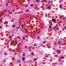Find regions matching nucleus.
<instances>
[{
    "label": "nucleus",
    "instance_id": "f257e3e1",
    "mask_svg": "<svg viewBox=\"0 0 66 66\" xmlns=\"http://www.w3.org/2000/svg\"><path fill=\"white\" fill-rule=\"evenodd\" d=\"M52 21L53 22H55L56 21V20L55 19H52Z\"/></svg>",
    "mask_w": 66,
    "mask_h": 66
},
{
    "label": "nucleus",
    "instance_id": "f03ea898",
    "mask_svg": "<svg viewBox=\"0 0 66 66\" xmlns=\"http://www.w3.org/2000/svg\"><path fill=\"white\" fill-rule=\"evenodd\" d=\"M50 8H51V7L50 6H48L47 7V9L48 10H50Z\"/></svg>",
    "mask_w": 66,
    "mask_h": 66
},
{
    "label": "nucleus",
    "instance_id": "7ed1b4c3",
    "mask_svg": "<svg viewBox=\"0 0 66 66\" xmlns=\"http://www.w3.org/2000/svg\"><path fill=\"white\" fill-rule=\"evenodd\" d=\"M22 59L23 61H24V60H25V58H24V57H23L22 58Z\"/></svg>",
    "mask_w": 66,
    "mask_h": 66
},
{
    "label": "nucleus",
    "instance_id": "20e7f679",
    "mask_svg": "<svg viewBox=\"0 0 66 66\" xmlns=\"http://www.w3.org/2000/svg\"><path fill=\"white\" fill-rule=\"evenodd\" d=\"M28 49H31V48H32V47L31 46H29L28 47Z\"/></svg>",
    "mask_w": 66,
    "mask_h": 66
},
{
    "label": "nucleus",
    "instance_id": "39448f33",
    "mask_svg": "<svg viewBox=\"0 0 66 66\" xmlns=\"http://www.w3.org/2000/svg\"><path fill=\"white\" fill-rule=\"evenodd\" d=\"M47 48H51V47L50 46H47Z\"/></svg>",
    "mask_w": 66,
    "mask_h": 66
},
{
    "label": "nucleus",
    "instance_id": "423d86ee",
    "mask_svg": "<svg viewBox=\"0 0 66 66\" xmlns=\"http://www.w3.org/2000/svg\"><path fill=\"white\" fill-rule=\"evenodd\" d=\"M61 59H64V57L63 56H61Z\"/></svg>",
    "mask_w": 66,
    "mask_h": 66
},
{
    "label": "nucleus",
    "instance_id": "0eeeda50",
    "mask_svg": "<svg viewBox=\"0 0 66 66\" xmlns=\"http://www.w3.org/2000/svg\"><path fill=\"white\" fill-rule=\"evenodd\" d=\"M36 2H39V0H37Z\"/></svg>",
    "mask_w": 66,
    "mask_h": 66
},
{
    "label": "nucleus",
    "instance_id": "6e6552de",
    "mask_svg": "<svg viewBox=\"0 0 66 66\" xmlns=\"http://www.w3.org/2000/svg\"><path fill=\"white\" fill-rule=\"evenodd\" d=\"M12 37L11 36H10L9 37V38H12Z\"/></svg>",
    "mask_w": 66,
    "mask_h": 66
},
{
    "label": "nucleus",
    "instance_id": "1a4fd4ad",
    "mask_svg": "<svg viewBox=\"0 0 66 66\" xmlns=\"http://www.w3.org/2000/svg\"><path fill=\"white\" fill-rule=\"evenodd\" d=\"M5 23H6V24H7L8 23V22L7 21H6L5 22Z\"/></svg>",
    "mask_w": 66,
    "mask_h": 66
},
{
    "label": "nucleus",
    "instance_id": "9d476101",
    "mask_svg": "<svg viewBox=\"0 0 66 66\" xmlns=\"http://www.w3.org/2000/svg\"><path fill=\"white\" fill-rule=\"evenodd\" d=\"M61 42L59 41V42H58V44H61Z\"/></svg>",
    "mask_w": 66,
    "mask_h": 66
},
{
    "label": "nucleus",
    "instance_id": "9b49d317",
    "mask_svg": "<svg viewBox=\"0 0 66 66\" xmlns=\"http://www.w3.org/2000/svg\"><path fill=\"white\" fill-rule=\"evenodd\" d=\"M48 3H51V1H48Z\"/></svg>",
    "mask_w": 66,
    "mask_h": 66
},
{
    "label": "nucleus",
    "instance_id": "f8f14e48",
    "mask_svg": "<svg viewBox=\"0 0 66 66\" xmlns=\"http://www.w3.org/2000/svg\"><path fill=\"white\" fill-rule=\"evenodd\" d=\"M17 38H19V39H21V37H17Z\"/></svg>",
    "mask_w": 66,
    "mask_h": 66
},
{
    "label": "nucleus",
    "instance_id": "ddd939ff",
    "mask_svg": "<svg viewBox=\"0 0 66 66\" xmlns=\"http://www.w3.org/2000/svg\"><path fill=\"white\" fill-rule=\"evenodd\" d=\"M60 50H56V52H60Z\"/></svg>",
    "mask_w": 66,
    "mask_h": 66
},
{
    "label": "nucleus",
    "instance_id": "4468645a",
    "mask_svg": "<svg viewBox=\"0 0 66 66\" xmlns=\"http://www.w3.org/2000/svg\"><path fill=\"white\" fill-rule=\"evenodd\" d=\"M37 60V59L36 58H35L34 59V61H36Z\"/></svg>",
    "mask_w": 66,
    "mask_h": 66
},
{
    "label": "nucleus",
    "instance_id": "2eb2a0df",
    "mask_svg": "<svg viewBox=\"0 0 66 66\" xmlns=\"http://www.w3.org/2000/svg\"><path fill=\"white\" fill-rule=\"evenodd\" d=\"M15 25H14L13 26V28H15Z\"/></svg>",
    "mask_w": 66,
    "mask_h": 66
},
{
    "label": "nucleus",
    "instance_id": "dca6fc26",
    "mask_svg": "<svg viewBox=\"0 0 66 66\" xmlns=\"http://www.w3.org/2000/svg\"><path fill=\"white\" fill-rule=\"evenodd\" d=\"M60 7L61 9H62V6L61 5H60Z\"/></svg>",
    "mask_w": 66,
    "mask_h": 66
},
{
    "label": "nucleus",
    "instance_id": "f3484780",
    "mask_svg": "<svg viewBox=\"0 0 66 66\" xmlns=\"http://www.w3.org/2000/svg\"><path fill=\"white\" fill-rule=\"evenodd\" d=\"M4 54H5V55H6L7 54V53L6 52H5Z\"/></svg>",
    "mask_w": 66,
    "mask_h": 66
},
{
    "label": "nucleus",
    "instance_id": "a211bd4d",
    "mask_svg": "<svg viewBox=\"0 0 66 66\" xmlns=\"http://www.w3.org/2000/svg\"><path fill=\"white\" fill-rule=\"evenodd\" d=\"M23 56H24V55H25V53H23Z\"/></svg>",
    "mask_w": 66,
    "mask_h": 66
},
{
    "label": "nucleus",
    "instance_id": "6ab92c4d",
    "mask_svg": "<svg viewBox=\"0 0 66 66\" xmlns=\"http://www.w3.org/2000/svg\"><path fill=\"white\" fill-rule=\"evenodd\" d=\"M23 40L25 38L23 36Z\"/></svg>",
    "mask_w": 66,
    "mask_h": 66
},
{
    "label": "nucleus",
    "instance_id": "aec40b11",
    "mask_svg": "<svg viewBox=\"0 0 66 66\" xmlns=\"http://www.w3.org/2000/svg\"><path fill=\"white\" fill-rule=\"evenodd\" d=\"M6 6H7L8 5V3H7L6 4Z\"/></svg>",
    "mask_w": 66,
    "mask_h": 66
},
{
    "label": "nucleus",
    "instance_id": "412c9836",
    "mask_svg": "<svg viewBox=\"0 0 66 66\" xmlns=\"http://www.w3.org/2000/svg\"><path fill=\"white\" fill-rule=\"evenodd\" d=\"M26 11L27 12H28L29 11V10H26Z\"/></svg>",
    "mask_w": 66,
    "mask_h": 66
},
{
    "label": "nucleus",
    "instance_id": "4be33fe9",
    "mask_svg": "<svg viewBox=\"0 0 66 66\" xmlns=\"http://www.w3.org/2000/svg\"><path fill=\"white\" fill-rule=\"evenodd\" d=\"M59 17H60V18H62V16L61 15H59Z\"/></svg>",
    "mask_w": 66,
    "mask_h": 66
},
{
    "label": "nucleus",
    "instance_id": "5701e85b",
    "mask_svg": "<svg viewBox=\"0 0 66 66\" xmlns=\"http://www.w3.org/2000/svg\"><path fill=\"white\" fill-rule=\"evenodd\" d=\"M63 19H66V18L65 17H63Z\"/></svg>",
    "mask_w": 66,
    "mask_h": 66
},
{
    "label": "nucleus",
    "instance_id": "b1692460",
    "mask_svg": "<svg viewBox=\"0 0 66 66\" xmlns=\"http://www.w3.org/2000/svg\"><path fill=\"white\" fill-rule=\"evenodd\" d=\"M12 59L13 60H14V57H12Z\"/></svg>",
    "mask_w": 66,
    "mask_h": 66
},
{
    "label": "nucleus",
    "instance_id": "393cba45",
    "mask_svg": "<svg viewBox=\"0 0 66 66\" xmlns=\"http://www.w3.org/2000/svg\"><path fill=\"white\" fill-rule=\"evenodd\" d=\"M26 7H28V5H26Z\"/></svg>",
    "mask_w": 66,
    "mask_h": 66
},
{
    "label": "nucleus",
    "instance_id": "a878e982",
    "mask_svg": "<svg viewBox=\"0 0 66 66\" xmlns=\"http://www.w3.org/2000/svg\"><path fill=\"white\" fill-rule=\"evenodd\" d=\"M24 30H26H26H27V29H26L25 28H24Z\"/></svg>",
    "mask_w": 66,
    "mask_h": 66
},
{
    "label": "nucleus",
    "instance_id": "bb28decb",
    "mask_svg": "<svg viewBox=\"0 0 66 66\" xmlns=\"http://www.w3.org/2000/svg\"><path fill=\"white\" fill-rule=\"evenodd\" d=\"M31 54L32 55H34V53H33V52L31 53Z\"/></svg>",
    "mask_w": 66,
    "mask_h": 66
},
{
    "label": "nucleus",
    "instance_id": "cd10ccee",
    "mask_svg": "<svg viewBox=\"0 0 66 66\" xmlns=\"http://www.w3.org/2000/svg\"><path fill=\"white\" fill-rule=\"evenodd\" d=\"M31 7L33 6V4H32L31 5Z\"/></svg>",
    "mask_w": 66,
    "mask_h": 66
},
{
    "label": "nucleus",
    "instance_id": "c85d7f7f",
    "mask_svg": "<svg viewBox=\"0 0 66 66\" xmlns=\"http://www.w3.org/2000/svg\"><path fill=\"white\" fill-rule=\"evenodd\" d=\"M37 39H39V37L38 36L37 37Z\"/></svg>",
    "mask_w": 66,
    "mask_h": 66
},
{
    "label": "nucleus",
    "instance_id": "c756f323",
    "mask_svg": "<svg viewBox=\"0 0 66 66\" xmlns=\"http://www.w3.org/2000/svg\"><path fill=\"white\" fill-rule=\"evenodd\" d=\"M11 44H13V41H12V42H11Z\"/></svg>",
    "mask_w": 66,
    "mask_h": 66
},
{
    "label": "nucleus",
    "instance_id": "7c9ffc66",
    "mask_svg": "<svg viewBox=\"0 0 66 66\" xmlns=\"http://www.w3.org/2000/svg\"><path fill=\"white\" fill-rule=\"evenodd\" d=\"M2 20H3V19H1L0 20V21H2Z\"/></svg>",
    "mask_w": 66,
    "mask_h": 66
},
{
    "label": "nucleus",
    "instance_id": "2f4dec72",
    "mask_svg": "<svg viewBox=\"0 0 66 66\" xmlns=\"http://www.w3.org/2000/svg\"><path fill=\"white\" fill-rule=\"evenodd\" d=\"M49 28H50V29H51V26H50Z\"/></svg>",
    "mask_w": 66,
    "mask_h": 66
},
{
    "label": "nucleus",
    "instance_id": "473e14b6",
    "mask_svg": "<svg viewBox=\"0 0 66 66\" xmlns=\"http://www.w3.org/2000/svg\"><path fill=\"white\" fill-rule=\"evenodd\" d=\"M6 15H7L6 14H5L4 15V16L5 17H6Z\"/></svg>",
    "mask_w": 66,
    "mask_h": 66
},
{
    "label": "nucleus",
    "instance_id": "72a5a7b5",
    "mask_svg": "<svg viewBox=\"0 0 66 66\" xmlns=\"http://www.w3.org/2000/svg\"><path fill=\"white\" fill-rule=\"evenodd\" d=\"M25 36V37H27V38H28V36Z\"/></svg>",
    "mask_w": 66,
    "mask_h": 66
},
{
    "label": "nucleus",
    "instance_id": "f704fd0d",
    "mask_svg": "<svg viewBox=\"0 0 66 66\" xmlns=\"http://www.w3.org/2000/svg\"><path fill=\"white\" fill-rule=\"evenodd\" d=\"M41 8H42V9H43V8H44V7H43V6H42L41 7Z\"/></svg>",
    "mask_w": 66,
    "mask_h": 66
},
{
    "label": "nucleus",
    "instance_id": "c9c22d12",
    "mask_svg": "<svg viewBox=\"0 0 66 66\" xmlns=\"http://www.w3.org/2000/svg\"><path fill=\"white\" fill-rule=\"evenodd\" d=\"M15 44H17V43L16 42H15Z\"/></svg>",
    "mask_w": 66,
    "mask_h": 66
},
{
    "label": "nucleus",
    "instance_id": "e433bc0d",
    "mask_svg": "<svg viewBox=\"0 0 66 66\" xmlns=\"http://www.w3.org/2000/svg\"><path fill=\"white\" fill-rule=\"evenodd\" d=\"M64 28L65 29V30H66V26L64 27Z\"/></svg>",
    "mask_w": 66,
    "mask_h": 66
},
{
    "label": "nucleus",
    "instance_id": "4c0bfd02",
    "mask_svg": "<svg viewBox=\"0 0 66 66\" xmlns=\"http://www.w3.org/2000/svg\"><path fill=\"white\" fill-rule=\"evenodd\" d=\"M34 46H36V45H35V44H34Z\"/></svg>",
    "mask_w": 66,
    "mask_h": 66
},
{
    "label": "nucleus",
    "instance_id": "58836bf2",
    "mask_svg": "<svg viewBox=\"0 0 66 66\" xmlns=\"http://www.w3.org/2000/svg\"><path fill=\"white\" fill-rule=\"evenodd\" d=\"M16 28H17V29H19V27H17Z\"/></svg>",
    "mask_w": 66,
    "mask_h": 66
},
{
    "label": "nucleus",
    "instance_id": "ea45409f",
    "mask_svg": "<svg viewBox=\"0 0 66 66\" xmlns=\"http://www.w3.org/2000/svg\"><path fill=\"white\" fill-rule=\"evenodd\" d=\"M46 43V42L44 41L43 42V44H45V43Z\"/></svg>",
    "mask_w": 66,
    "mask_h": 66
},
{
    "label": "nucleus",
    "instance_id": "a19ab883",
    "mask_svg": "<svg viewBox=\"0 0 66 66\" xmlns=\"http://www.w3.org/2000/svg\"><path fill=\"white\" fill-rule=\"evenodd\" d=\"M17 54L16 53H14V55H16Z\"/></svg>",
    "mask_w": 66,
    "mask_h": 66
},
{
    "label": "nucleus",
    "instance_id": "79ce46f5",
    "mask_svg": "<svg viewBox=\"0 0 66 66\" xmlns=\"http://www.w3.org/2000/svg\"><path fill=\"white\" fill-rule=\"evenodd\" d=\"M59 28H57V30H59Z\"/></svg>",
    "mask_w": 66,
    "mask_h": 66
},
{
    "label": "nucleus",
    "instance_id": "37998d69",
    "mask_svg": "<svg viewBox=\"0 0 66 66\" xmlns=\"http://www.w3.org/2000/svg\"><path fill=\"white\" fill-rule=\"evenodd\" d=\"M1 28H2V26H0V29H1Z\"/></svg>",
    "mask_w": 66,
    "mask_h": 66
},
{
    "label": "nucleus",
    "instance_id": "c03bdc74",
    "mask_svg": "<svg viewBox=\"0 0 66 66\" xmlns=\"http://www.w3.org/2000/svg\"><path fill=\"white\" fill-rule=\"evenodd\" d=\"M14 11H15V10H12V11L13 12H14Z\"/></svg>",
    "mask_w": 66,
    "mask_h": 66
},
{
    "label": "nucleus",
    "instance_id": "a18cd8bd",
    "mask_svg": "<svg viewBox=\"0 0 66 66\" xmlns=\"http://www.w3.org/2000/svg\"><path fill=\"white\" fill-rule=\"evenodd\" d=\"M43 1V2H45V0H44Z\"/></svg>",
    "mask_w": 66,
    "mask_h": 66
},
{
    "label": "nucleus",
    "instance_id": "49530a36",
    "mask_svg": "<svg viewBox=\"0 0 66 66\" xmlns=\"http://www.w3.org/2000/svg\"><path fill=\"white\" fill-rule=\"evenodd\" d=\"M4 62H5V60H4Z\"/></svg>",
    "mask_w": 66,
    "mask_h": 66
},
{
    "label": "nucleus",
    "instance_id": "de8ad7c7",
    "mask_svg": "<svg viewBox=\"0 0 66 66\" xmlns=\"http://www.w3.org/2000/svg\"><path fill=\"white\" fill-rule=\"evenodd\" d=\"M10 18H12V17L11 16H10Z\"/></svg>",
    "mask_w": 66,
    "mask_h": 66
},
{
    "label": "nucleus",
    "instance_id": "09e8293b",
    "mask_svg": "<svg viewBox=\"0 0 66 66\" xmlns=\"http://www.w3.org/2000/svg\"><path fill=\"white\" fill-rule=\"evenodd\" d=\"M45 56V57H48V56Z\"/></svg>",
    "mask_w": 66,
    "mask_h": 66
},
{
    "label": "nucleus",
    "instance_id": "8fccbe9b",
    "mask_svg": "<svg viewBox=\"0 0 66 66\" xmlns=\"http://www.w3.org/2000/svg\"><path fill=\"white\" fill-rule=\"evenodd\" d=\"M55 28H56V26H55Z\"/></svg>",
    "mask_w": 66,
    "mask_h": 66
},
{
    "label": "nucleus",
    "instance_id": "3c124183",
    "mask_svg": "<svg viewBox=\"0 0 66 66\" xmlns=\"http://www.w3.org/2000/svg\"><path fill=\"white\" fill-rule=\"evenodd\" d=\"M59 60H61V58H59Z\"/></svg>",
    "mask_w": 66,
    "mask_h": 66
},
{
    "label": "nucleus",
    "instance_id": "603ef678",
    "mask_svg": "<svg viewBox=\"0 0 66 66\" xmlns=\"http://www.w3.org/2000/svg\"><path fill=\"white\" fill-rule=\"evenodd\" d=\"M53 29H55V28H53Z\"/></svg>",
    "mask_w": 66,
    "mask_h": 66
},
{
    "label": "nucleus",
    "instance_id": "864d4df0",
    "mask_svg": "<svg viewBox=\"0 0 66 66\" xmlns=\"http://www.w3.org/2000/svg\"><path fill=\"white\" fill-rule=\"evenodd\" d=\"M19 63H20V61H19Z\"/></svg>",
    "mask_w": 66,
    "mask_h": 66
},
{
    "label": "nucleus",
    "instance_id": "5fc2aeb1",
    "mask_svg": "<svg viewBox=\"0 0 66 66\" xmlns=\"http://www.w3.org/2000/svg\"><path fill=\"white\" fill-rule=\"evenodd\" d=\"M35 8H37V7H36Z\"/></svg>",
    "mask_w": 66,
    "mask_h": 66
},
{
    "label": "nucleus",
    "instance_id": "6e6d98bb",
    "mask_svg": "<svg viewBox=\"0 0 66 66\" xmlns=\"http://www.w3.org/2000/svg\"><path fill=\"white\" fill-rule=\"evenodd\" d=\"M35 36V35H34V36Z\"/></svg>",
    "mask_w": 66,
    "mask_h": 66
}]
</instances>
